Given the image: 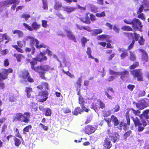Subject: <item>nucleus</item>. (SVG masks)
<instances>
[{
  "label": "nucleus",
  "instance_id": "f257e3e1",
  "mask_svg": "<svg viewBox=\"0 0 149 149\" xmlns=\"http://www.w3.org/2000/svg\"><path fill=\"white\" fill-rule=\"evenodd\" d=\"M30 115L29 113L25 112L23 113H16L13 118V121H18L22 123H28L30 121L29 118Z\"/></svg>",
  "mask_w": 149,
  "mask_h": 149
},
{
  "label": "nucleus",
  "instance_id": "f03ea898",
  "mask_svg": "<svg viewBox=\"0 0 149 149\" xmlns=\"http://www.w3.org/2000/svg\"><path fill=\"white\" fill-rule=\"evenodd\" d=\"M27 40L29 39L30 40L29 44L31 47V54H33L36 51V49L33 47L34 44L35 43V46L37 49H39L42 48H46V46L44 44H41L39 45V42L38 40L35 38H34L33 37L29 36L27 37Z\"/></svg>",
  "mask_w": 149,
  "mask_h": 149
},
{
  "label": "nucleus",
  "instance_id": "7ed1b4c3",
  "mask_svg": "<svg viewBox=\"0 0 149 149\" xmlns=\"http://www.w3.org/2000/svg\"><path fill=\"white\" fill-rule=\"evenodd\" d=\"M130 72L133 78L137 81L140 82L144 81L143 73L141 69H136L132 70Z\"/></svg>",
  "mask_w": 149,
  "mask_h": 149
},
{
  "label": "nucleus",
  "instance_id": "20e7f679",
  "mask_svg": "<svg viewBox=\"0 0 149 149\" xmlns=\"http://www.w3.org/2000/svg\"><path fill=\"white\" fill-rule=\"evenodd\" d=\"M51 68L49 65H38L36 72L39 74L40 77L42 79L45 80L46 78L45 77V73L44 72L48 71Z\"/></svg>",
  "mask_w": 149,
  "mask_h": 149
},
{
  "label": "nucleus",
  "instance_id": "39448f33",
  "mask_svg": "<svg viewBox=\"0 0 149 149\" xmlns=\"http://www.w3.org/2000/svg\"><path fill=\"white\" fill-rule=\"evenodd\" d=\"M19 77L25 81H28L30 83L34 82V80L31 77L30 73L28 70H24L20 72Z\"/></svg>",
  "mask_w": 149,
  "mask_h": 149
},
{
  "label": "nucleus",
  "instance_id": "423d86ee",
  "mask_svg": "<svg viewBox=\"0 0 149 149\" xmlns=\"http://www.w3.org/2000/svg\"><path fill=\"white\" fill-rule=\"evenodd\" d=\"M13 72V70L11 68L1 69L0 71V81L1 80H5L7 79L8 74L12 73Z\"/></svg>",
  "mask_w": 149,
  "mask_h": 149
},
{
  "label": "nucleus",
  "instance_id": "0eeeda50",
  "mask_svg": "<svg viewBox=\"0 0 149 149\" xmlns=\"http://www.w3.org/2000/svg\"><path fill=\"white\" fill-rule=\"evenodd\" d=\"M23 25L26 29L31 31L33 30L36 31L40 29L41 26V25L36 21L33 22L32 23L31 26L25 23H23Z\"/></svg>",
  "mask_w": 149,
  "mask_h": 149
},
{
  "label": "nucleus",
  "instance_id": "6e6552de",
  "mask_svg": "<svg viewBox=\"0 0 149 149\" xmlns=\"http://www.w3.org/2000/svg\"><path fill=\"white\" fill-rule=\"evenodd\" d=\"M97 128V127H95L91 125H88L85 127L84 131L85 133L89 135L94 133L96 130Z\"/></svg>",
  "mask_w": 149,
  "mask_h": 149
},
{
  "label": "nucleus",
  "instance_id": "1a4fd4ad",
  "mask_svg": "<svg viewBox=\"0 0 149 149\" xmlns=\"http://www.w3.org/2000/svg\"><path fill=\"white\" fill-rule=\"evenodd\" d=\"M132 27L134 29H141L143 26L141 24V22L138 19L134 18L132 19Z\"/></svg>",
  "mask_w": 149,
  "mask_h": 149
},
{
  "label": "nucleus",
  "instance_id": "9d476101",
  "mask_svg": "<svg viewBox=\"0 0 149 149\" xmlns=\"http://www.w3.org/2000/svg\"><path fill=\"white\" fill-rule=\"evenodd\" d=\"M102 143L104 149H110L112 146L110 139L108 137L104 139V142Z\"/></svg>",
  "mask_w": 149,
  "mask_h": 149
},
{
  "label": "nucleus",
  "instance_id": "9b49d317",
  "mask_svg": "<svg viewBox=\"0 0 149 149\" xmlns=\"http://www.w3.org/2000/svg\"><path fill=\"white\" fill-rule=\"evenodd\" d=\"M17 45H13L12 47L15 49L18 52L21 53H23L24 51L21 48H22L23 45L22 41H17Z\"/></svg>",
  "mask_w": 149,
  "mask_h": 149
},
{
  "label": "nucleus",
  "instance_id": "f8f14e48",
  "mask_svg": "<svg viewBox=\"0 0 149 149\" xmlns=\"http://www.w3.org/2000/svg\"><path fill=\"white\" fill-rule=\"evenodd\" d=\"M35 58L40 63L44 61H46L47 60V58L45 55V54L42 52H40Z\"/></svg>",
  "mask_w": 149,
  "mask_h": 149
},
{
  "label": "nucleus",
  "instance_id": "ddd939ff",
  "mask_svg": "<svg viewBox=\"0 0 149 149\" xmlns=\"http://www.w3.org/2000/svg\"><path fill=\"white\" fill-rule=\"evenodd\" d=\"M119 126L117 128L120 130H122L123 127V129L124 130H126L127 129L128 127V126L130 125V122H128L127 121V123H125L123 121H121L120 123L119 124Z\"/></svg>",
  "mask_w": 149,
  "mask_h": 149
},
{
  "label": "nucleus",
  "instance_id": "4468645a",
  "mask_svg": "<svg viewBox=\"0 0 149 149\" xmlns=\"http://www.w3.org/2000/svg\"><path fill=\"white\" fill-rule=\"evenodd\" d=\"M64 31L66 32L67 36L69 40H73L74 42H77L76 38L72 31L67 29H65Z\"/></svg>",
  "mask_w": 149,
  "mask_h": 149
},
{
  "label": "nucleus",
  "instance_id": "2eb2a0df",
  "mask_svg": "<svg viewBox=\"0 0 149 149\" xmlns=\"http://www.w3.org/2000/svg\"><path fill=\"white\" fill-rule=\"evenodd\" d=\"M109 138H110L111 140L113 143H115L118 142L120 139V135L117 132H115L111 135H109Z\"/></svg>",
  "mask_w": 149,
  "mask_h": 149
},
{
  "label": "nucleus",
  "instance_id": "dca6fc26",
  "mask_svg": "<svg viewBox=\"0 0 149 149\" xmlns=\"http://www.w3.org/2000/svg\"><path fill=\"white\" fill-rule=\"evenodd\" d=\"M119 75H120V78L123 80H125L126 78L129 77L130 75L129 72L125 70L123 71L119 72Z\"/></svg>",
  "mask_w": 149,
  "mask_h": 149
},
{
  "label": "nucleus",
  "instance_id": "f3484780",
  "mask_svg": "<svg viewBox=\"0 0 149 149\" xmlns=\"http://www.w3.org/2000/svg\"><path fill=\"white\" fill-rule=\"evenodd\" d=\"M38 61L36 58H34L32 59V60L30 62L31 65V68L35 72H36L38 65L37 66L35 67V65L37 64Z\"/></svg>",
  "mask_w": 149,
  "mask_h": 149
},
{
  "label": "nucleus",
  "instance_id": "a211bd4d",
  "mask_svg": "<svg viewBox=\"0 0 149 149\" xmlns=\"http://www.w3.org/2000/svg\"><path fill=\"white\" fill-rule=\"evenodd\" d=\"M149 112V109H146L144 110L142 113L139 115L140 118L142 120H147L149 118L148 114Z\"/></svg>",
  "mask_w": 149,
  "mask_h": 149
},
{
  "label": "nucleus",
  "instance_id": "6ab92c4d",
  "mask_svg": "<svg viewBox=\"0 0 149 149\" xmlns=\"http://www.w3.org/2000/svg\"><path fill=\"white\" fill-rule=\"evenodd\" d=\"M107 91H106L105 92V94L106 95L107 97L109 99L111 100L113 98V97L112 95H110L109 93V91H110L111 92L114 93V91L113 89L111 87H109L107 88Z\"/></svg>",
  "mask_w": 149,
  "mask_h": 149
},
{
  "label": "nucleus",
  "instance_id": "aec40b11",
  "mask_svg": "<svg viewBox=\"0 0 149 149\" xmlns=\"http://www.w3.org/2000/svg\"><path fill=\"white\" fill-rule=\"evenodd\" d=\"M131 118L134 123V125L136 127L142 125V123L141 122L137 117L134 118L132 116Z\"/></svg>",
  "mask_w": 149,
  "mask_h": 149
},
{
  "label": "nucleus",
  "instance_id": "412c9836",
  "mask_svg": "<svg viewBox=\"0 0 149 149\" xmlns=\"http://www.w3.org/2000/svg\"><path fill=\"white\" fill-rule=\"evenodd\" d=\"M25 91L26 93L28 98H29L32 97L31 93L33 92V89L32 88L29 87H26L25 88Z\"/></svg>",
  "mask_w": 149,
  "mask_h": 149
},
{
  "label": "nucleus",
  "instance_id": "4be33fe9",
  "mask_svg": "<svg viewBox=\"0 0 149 149\" xmlns=\"http://www.w3.org/2000/svg\"><path fill=\"white\" fill-rule=\"evenodd\" d=\"M112 122L113 123L114 126H117L119 124V121L116 117L113 115L111 116Z\"/></svg>",
  "mask_w": 149,
  "mask_h": 149
},
{
  "label": "nucleus",
  "instance_id": "5701e85b",
  "mask_svg": "<svg viewBox=\"0 0 149 149\" xmlns=\"http://www.w3.org/2000/svg\"><path fill=\"white\" fill-rule=\"evenodd\" d=\"M77 29L79 30L84 29L89 32L92 31L91 27L89 26H80L79 25H77Z\"/></svg>",
  "mask_w": 149,
  "mask_h": 149
},
{
  "label": "nucleus",
  "instance_id": "b1692460",
  "mask_svg": "<svg viewBox=\"0 0 149 149\" xmlns=\"http://www.w3.org/2000/svg\"><path fill=\"white\" fill-rule=\"evenodd\" d=\"M130 55L129 56V59L132 61H136V57L135 53L134 52L130 51L129 52Z\"/></svg>",
  "mask_w": 149,
  "mask_h": 149
},
{
  "label": "nucleus",
  "instance_id": "393cba45",
  "mask_svg": "<svg viewBox=\"0 0 149 149\" xmlns=\"http://www.w3.org/2000/svg\"><path fill=\"white\" fill-rule=\"evenodd\" d=\"M134 103L136 104L137 108L139 110H142L146 108L145 107L141 100L138 103Z\"/></svg>",
  "mask_w": 149,
  "mask_h": 149
},
{
  "label": "nucleus",
  "instance_id": "a878e982",
  "mask_svg": "<svg viewBox=\"0 0 149 149\" xmlns=\"http://www.w3.org/2000/svg\"><path fill=\"white\" fill-rule=\"evenodd\" d=\"M93 32L91 33L92 36H95L101 33L103 31L101 29H95L93 30Z\"/></svg>",
  "mask_w": 149,
  "mask_h": 149
},
{
  "label": "nucleus",
  "instance_id": "bb28decb",
  "mask_svg": "<svg viewBox=\"0 0 149 149\" xmlns=\"http://www.w3.org/2000/svg\"><path fill=\"white\" fill-rule=\"evenodd\" d=\"M42 111L45 113V115L46 116H51L52 110L49 108L43 109Z\"/></svg>",
  "mask_w": 149,
  "mask_h": 149
},
{
  "label": "nucleus",
  "instance_id": "cd10ccee",
  "mask_svg": "<svg viewBox=\"0 0 149 149\" xmlns=\"http://www.w3.org/2000/svg\"><path fill=\"white\" fill-rule=\"evenodd\" d=\"M13 56L17 58V61L19 62H20L21 61L22 58H25L24 56L21 54H14Z\"/></svg>",
  "mask_w": 149,
  "mask_h": 149
},
{
  "label": "nucleus",
  "instance_id": "c85d7f7f",
  "mask_svg": "<svg viewBox=\"0 0 149 149\" xmlns=\"http://www.w3.org/2000/svg\"><path fill=\"white\" fill-rule=\"evenodd\" d=\"M76 9V8L66 6L64 8V10L70 13L74 11Z\"/></svg>",
  "mask_w": 149,
  "mask_h": 149
},
{
  "label": "nucleus",
  "instance_id": "c756f323",
  "mask_svg": "<svg viewBox=\"0 0 149 149\" xmlns=\"http://www.w3.org/2000/svg\"><path fill=\"white\" fill-rule=\"evenodd\" d=\"M61 3L59 2H56L54 6V8L56 10H58L62 7Z\"/></svg>",
  "mask_w": 149,
  "mask_h": 149
},
{
  "label": "nucleus",
  "instance_id": "7c9ffc66",
  "mask_svg": "<svg viewBox=\"0 0 149 149\" xmlns=\"http://www.w3.org/2000/svg\"><path fill=\"white\" fill-rule=\"evenodd\" d=\"M109 38V36L108 35L102 34L100 35L97 36V39L98 40H103Z\"/></svg>",
  "mask_w": 149,
  "mask_h": 149
},
{
  "label": "nucleus",
  "instance_id": "2f4dec72",
  "mask_svg": "<svg viewBox=\"0 0 149 149\" xmlns=\"http://www.w3.org/2000/svg\"><path fill=\"white\" fill-rule=\"evenodd\" d=\"M81 109L79 107H78L75 108L73 112L74 115H77L79 114H81L82 112Z\"/></svg>",
  "mask_w": 149,
  "mask_h": 149
},
{
  "label": "nucleus",
  "instance_id": "473e14b6",
  "mask_svg": "<svg viewBox=\"0 0 149 149\" xmlns=\"http://www.w3.org/2000/svg\"><path fill=\"white\" fill-rule=\"evenodd\" d=\"M121 29L123 31H132L133 29L130 26L128 25H124L121 28Z\"/></svg>",
  "mask_w": 149,
  "mask_h": 149
},
{
  "label": "nucleus",
  "instance_id": "72a5a7b5",
  "mask_svg": "<svg viewBox=\"0 0 149 149\" xmlns=\"http://www.w3.org/2000/svg\"><path fill=\"white\" fill-rule=\"evenodd\" d=\"M139 65L138 62H135L129 66V68L131 70H134L135 68Z\"/></svg>",
  "mask_w": 149,
  "mask_h": 149
},
{
  "label": "nucleus",
  "instance_id": "f704fd0d",
  "mask_svg": "<svg viewBox=\"0 0 149 149\" xmlns=\"http://www.w3.org/2000/svg\"><path fill=\"white\" fill-rule=\"evenodd\" d=\"M32 128V126L31 125H29L25 127L23 130V134H26V132H29V130H31Z\"/></svg>",
  "mask_w": 149,
  "mask_h": 149
},
{
  "label": "nucleus",
  "instance_id": "c9c22d12",
  "mask_svg": "<svg viewBox=\"0 0 149 149\" xmlns=\"http://www.w3.org/2000/svg\"><path fill=\"white\" fill-rule=\"evenodd\" d=\"M78 103L80 106L84 105L85 103V100L82 96L78 97Z\"/></svg>",
  "mask_w": 149,
  "mask_h": 149
},
{
  "label": "nucleus",
  "instance_id": "e433bc0d",
  "mask_svg": "<svg viewBox=\"0 0 149 149\" xmlns=\"http://www.w3.org/2000/svg\"><path fill=\"white\" fill-rule=\"evenodd\" d=\"M141 59L142 61H144L145 62H147L148 61V55L147 53L142 54Z\"/></svg>",
  "mask_w": 149,
  "mask_h": 149
},
{
  "label": "nucleus",
  "instance_id": "4c0bfd02",
  "mask_svg": "<svg viewBox=\"0 0 149 149\" xmlns=\"http://www.w3.org/2000/svg\"><path fill=\"white\" fill-rule=\"evenodd\" d=\"M82 46L83 47L85 46V44L89 41V39H87L86 37H83L81 40Z\"/></svg>",
  "mask_w": 149,
  "mask_h": 149
},
{
  "label": "nucleus",
  "instance_id": "58836bf2",
  "mask_svg": "<svg viewBox=\"0 0 149 149\" xmlns=\"http://www.w3.org/2000/svg\"><path fill=\"white\" fill-rule=\"evenodd\" d=\"M143 125L144 126L142 127V125H141L139 126H138V131L139 132H141L144 129V126H146L147 124L146 123V121H143Z\"/></svg>",
  "mask_w": 149,
  "mask_h": 149
},
{
  "label": "nucleus",
  "instance_id": "ea45409f",
  "mask_svg": "<svg viewBox=\"0 0 149 149\" xmlns=\"http://www.w3.org/2000/svg\"><path fill=\"white\" fill-rule=\"evenodd\" d=\"M145 107L146 108L149 105V100L147 98L142 99L141 100Z\"/></svg>",
  "mask_w": 149,
  "mask_h": 149
},
{
  "label": "nucleus",
  "instance_id": "a19ab883",
  "mask_svg": "<svg viewBox=\"0 0 149 149\" xmlns=\"http://www.w3.org/2000/svg\"><path fill=\"white\" fill-rule=\"evenodd\" d=\"M14 140L15 142V145L17 147H18L21 144V141L16 137H15L14 138Z\"/></svg>",
  "mask_w": 149,
  "mask_h": 149
},
{
  "label": "nucleus",
  "instance_id": "79ce46f5",
  "mask_svg": "<svg viewBox=\"0 0 149 149\" xmlns=\"http://www.w3.org/2000/svg\"><path fill=\"white\" fill-rule=\"evenodd\" d=\"M13 130L17 133L15 135V136L18 137L20 139H22V136L19 132L18 129L17 128L14 127L13 128Z\"/></svg>",
  "mask_w": 149,
  "mask_h": 149
},
{
  "label": "nucleus",
  "instance_id": "37998d69",
  "mask_svg": "<svg viewBox=\"0 0 149 149\" xmlns=\"http://www.w3.org/2000/svg\"><path fill=\"white\" fill-rule=\"evenodd\" d=\"M38 95L41 97L43 96L47 97L48 95V93L47 91H42L39 93Z\"/></svg>",
  "mask_w": 149,
  "mask_h": 149
},
{
  "label": "nucleus",
  "instance_id": "c03bdc74",
  "mask_svg": "<svg viewBox=\"0 0 149 149\" xmlns=\"http://www.w3.org/2000/svg\"><path fill=\"white\" fill-rule=\"evenodd\" d=\"M91 51L90 48L89 47H88L87 48L86 53L87 55H88V58H91L92 59H94V57L91 56Z\"/></svg>",
  "mask_w": 149,
  "mask_h": 149
},
{
  "label": "nucleus",
  "instance_id": "a18cd8bd",
  "mask_svg": "<svg viewBox=\"0 0 149 149\" xmlns=\"http://www.w3.org/2000/svg\"><path fill=\"white\" fill-rule=\"evenodd\" d=\"M131 110L130 109V108L127 109V111L125 113V117L126 120V121L128 122H130V111Z\"/></svg>",
  "mask_w": 149,
  "mask_h": 149
},
{
  "label": "nucleus",
  "instance_id": "49530a36",
  "mask_svg": "<svg viewBox=\"0 0 149 149\" xmlns=\"http://www.w3.org/2000/svg\"><path fill=\"white\" fill-rule=\"evenodd\" d=\"M130 109L132 110L133 113L136 116H139V115L141 113V112L139 109L137 110H135L132 108H130Z\"/></svg>",
  "mask_w": 149,
  "mask_h": 149
},
{
  "label": "nucleus",
  "instance_id": "de8ad7c7",
  "mask_svg": "<svg viewBox=\"0 0 149 149\" xmlns=\"http://www.w3.org/2000/svg\"><path fill=\"white\" fill-rule=\"evenodd\" d=\"M82 80V78L79 77L78 78L76 83V84L78 87H79V88H80L81 86V82Z\"/></svg>",
  "mask_w": 149,
  "mask_h": 149
},
{
  "label": "nucleus",
  "instance_id": "09e8293b",
  "mask_svg": "<svg viewBox=\"0 0 149 149\" xmlns=\"http://www.w3.org/2000/svg\"><path fill=\"white\" fill-rule=\"evenodd\" d=\"M62 71L64 73L66 74L67 75L69 76L71 78H73L74 77V75L73 74L71 73L68 71H65L63 69H62Z\"/></svg>",
  "mask_w": 149,
  "mask_h": 149
},
{
  "label": "nucleus",
  "instance_id": "8fccbe9b",
  "mask_svg": "<svg viewBox=\"0 0 149 149\" xmlns=\"http://www.w3.org/2000/svg\"><path fill=\"white\" fill-rule=\"evenodd\" d=\"M128 55V53L126 52H123L120 55V57L121 59H124Z\"/></svg>",
  "mask_w": 149,
  "mask_h": 149
},
{
  "label": "nucleus",
  "instance_id": "3c124183",
  "mask_svg": "<svg viewBox=\"0 0 149 149\" xmlns=\"http://www.w3.org/2000/svg\"><path fill=\"white\" fill-rule=\"evenodd\" d=\"M96 17H104L105 16V13L104 11L102 12L101 13H97L95 14Z\"/></svg>",
  "mask_w": 149,
  "mask_h": 149
},
{
  "label": "nucleus",
  "instance_id": "603ef678",
  "mask_svg": "<svg viewBox=\"0 0 149 149\" xmlns=\"http://www.w3.org/2000/svg\"><path fill=\"white\" fill-rule=\"evenodd\" d=\"M109 73L110 74L115 76L119 75V72H115L111 69L109 70Z\"/></svg>",
  "mask_w": 149,
  "mask_h": 149
},
{
  "label": "nucleus",
  "instance_id": "864d4df0",
  "mask_svg": "<svg viewBox=\"0 0 149 149\" xmlns=\"http://www.w3.org/2000/svg\"><path fill=\"white\" fill-rule=\"evenodd\" d=\"M42 85H43V88H44L45 90H49V84L48 83L42 81Z\"/></svg>",
  "mask_w": 149,
  "mask_h": 149
},
{
  "label": "nucleus",
  "instance_id": "5fc2aeb1",
  "mask_svg": "<svg viewBox=\"0 0 149 149\" xmlns=\"http://www.w3.org/2000/svg\"><path fill=\"white\" fill-rule=\"evenodd\" d=\"M30 17V15L29 14L24 13L22 15L21 17L24 18L25 20L26 21Z\"/></svg>",
  "mask_w": 149,
  "mask_h": 149
},
{
  "label": "nucleus",
  "instance_id": "6e6d98bb",
  "mask_svg": "<svg viewBox=\"0 0 149 149\" xmlns=\"http://www.w3.org/2000/svg\"><path fill=\"white\" fill-rule=\"evenodd\" d=\"M42 3L43 4V8L45 10L48 9V7L47 3V0H42Z\"/></svg>",
  "mask_w": 149,
  "mask_h": 149
},
{
  "label": "nucleus",
  "instance_id": "4d7b16f0",
  "mask_svg": "<svg viewBox=\"0 0 149 149\" xmlns=\"http://www.w3.org/2000/svg\"><path fill=\"white\" fill-rule=\"evenodd\" d=\"M144 8L143 5H141L139 8L138 11L136 12L137 14H139L142 13L141 12L143 11Z\"/></svg>",
  "mask_w": 149,
  "mask_h": 149
},
{
  "label": "nucleus",
  "instance_id": "13d9d810",
  "mask_svg": "<svg viewBox=\"0 0 149 149\" xmlns=\"http://www.w3.org/2000/svg\"><path fill=\"white\" fill-rule=\"evenodd\" d=\"M132 131L130 130L126 132L123 135L124 136L125 139H127V138L130 135Z\"/></svg>",
  "mask_w": 149,
  "mask_h": 149
},
{
  "label": "nucleus",
  "instance_id": "bf43d9fd",
  "mask_svg": "<svg viewBox=\"0 0 149 149\" xmlns=\"http://www.w3.org/2000/svg\"><path fill=\"white\" fill-rule=\"evenodd\" d=\"M135 43V41L134 40H133L132 42L130 43V44L128 46L127 49L128 50H130L132 49Z\"/></svg>",
  "mask_w": 149,
  "mask_h": 149
},
{
  "label": "nucleus",
  "instance_id": "052dcab7",
  "mask_svg": "<svg viewBox=\"0 0 149 149\" xmlns=\"http://www.w3.org/2000/svg\"><path fill=\"white\" fill-rule=\"evenodd\" d=\"M3 65L5 67H7L8 66L9 64L10 63L9 60L8 59H5L3 61Z\"/></svg>",
  "mask_w": 149,
  "mask_h": 149
},
{
  "label": "nucleus",
  "instance_id": "680f3d73",
  "mask_svg": "<svg viewBox=\"0 0 149 149\" xmlns=\"http://www.w3.org/2000/svg\"><path fill=\"white\" fill-rule=\"evenodd\" d=\"M89 14V13H87L85 17V19L86 21V24H90L91 23V22L90 21V19L89 18V17L88 15Z\"/></svg>",
  "mask_w": 149,
  "mask_h": 149
},
{
  "label": "nucleus",
  "instance_id": "e2e57ef3",
  "mask_svg": "<svg viewBox=\"0 0 149 149\" xmlns=\"http://www.w3.org/2000/svg\"><path fill=\"white\" fill-rule=\"evenodd\" d=\"M145 40L143 38V36H142L140 37V39L139 40V44L141 45H143L144 44Z\"/></svg>",
  "mask_w": 149,
  "mask_h": 149
},
{
  "label": "nucleus",
  "instance_id": "0e129e2a",
  "mask_svg": "<svg viewBox=\"0 0 149 149\" xmlns=\"http://www.w3.org/2000/svg\"><path fill=\"white\" fill-rule=\"evenodd\" d=\"M98 102L99 103V104L100 108L103 109L105 108V105L101 100H99Z\"/></svg>",
  "mask_w": 149,
  "mask_h": 149
},
{
  "label": "nucleus",
  "instance_id": "69168bd1",
  "mask_svg": "<svg viewBox=\"0 0 149 149\" xmlns=\"http://www.w3.org/2000/svg\"><path fill=\"white\" fill-rule=\"evenodd\" d=\"M113 29L116 33H119L120 32V29L116 25H114L113 26Z\"/></svg>",
  "mask_w": 149,
  "mask_h": 149
},
{
  "label": "nucleus",
  "instance_id": "338daca9",
  "mask_svg": "<svg viewBox=\"0 0 149 149\" xmlns=\"http://www.w3.org/2000/svg\"><path fill=\"white\" fill-rule=\"evenodd\" d=\"M47 21L45 20H42V25L44 28H46L47 27Z\"/></svg>",
  "mask_w": 149,
  "mask_h": 149
},
{
  "label": "nucleus",
  "instance_id": "774afa93",
  "mask_svg": "<svg viewBox=\"0 0 149 149\" xmlns=\"http://www.w3.org/2000/svg\"><path fill=\"white\" fill-rule=\"evenodd\" d=\"M127 87L128 89L129 90H130V91H132L133 90L135 86L134 85L129 84L127 85Z\"/></svg>",
  "mask_w": 149,
  "mask_h": 149
}]
</instances>
